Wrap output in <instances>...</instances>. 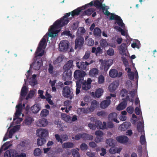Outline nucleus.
<instances>
[{
  "label": "nucleus",
  "instance_id": "obj_1",
  "mask_svg": "<svg viewBox=\"0 0 157 157\" xmlns=\"http://www.w3.org/2000/svg\"><path fill=\"white\" fill-rule=\"evenodd\" d=\"M71 13H67L63 17L56 21L49 29L47 34L45 35L39 43L38 48L35 52V57L41 56L45 53L44 50L46 46V40L48 37L53 38L56 36L61 31V27L67 24L71 18L69 17Z\"/></svg>",
  "mask_w": 157,
  "mask_h": 157
},
{
  "label": "nucleus",
  "instance_id": "obj_2",
  "mask_svg": "<svg viewBox=\"0 0 157 157\" xmlns=\"http://www.w3.org/2000/svg\"><path fill=\"white\" fill-rule=\"evenodd\" d=\"M93 5L97 7L101 8L104 14L108 16L110 19L116 20V21L115 22V24L117 23L119 26L124 29L125 28L124 24L122 20L120 17L117 15L110 13L106 9V7L105 5H102L101 3L98 0L92 1L86 5L85 6H82L81 7L78 8L74 10L71 12V17H73L75 15H78L82 10L84 9L88 6H92Z\"/></svg>",
  "mask_w": 157,
  "mask_h": 157
},
{
  "label": "nucleus",
  "instance_id": "obj_3",
  "mask_svg": "<svg viewBox=\"0 0 157 157\" xmlns=\"http://www.w3.org/2000/svg\"><path fill=\"white\" fill-rule=\"evenodd\" d=\"M16 111L13 118V123L9 127V128L14 125H18L13 126V128L10 130L8 135V137L9 138H12L14 132L19 129L20 126L19 124H20L23 120L21 117V112L22 109V104L21 103L19 104L16 105Z\"/></svg>",
  "mask_w": 157,
  "mask_h": 157
},
{
  "label": "nucleus",
  "instance_id": "obj_4",
  "mask_svg": "<svg viewBox=\"0 0 157 157\" xmlns=\"http://www.w3.org/2000/svg\"><path fill=\"white\" fill-rule=\"evenodd\" d=\"M73 66V61H68L63 66L64 71L63 73V77L65 78L70 79L71 76V72L70 69Z\"/></svg>",
  "mask_w": 157,
  "mask_h": 157
},
{
  "label": "nucleus",
  "instance_id": "obj_5",
  "mask_svg": "<svg viewBox=\"0 0 157 157\" xmlns=\"http://www.w3.org/2000/svg\"><path fill=\"white\" fill-rule=\"evenodd\" d=\"M30 142L29 140L21 141L17 146V150L19 151H25L29 149Z\"/></svg>",
  "mask_w": 157,
  "mask_h": 157
},
{
  "label": "nucleus",
  "instance_id": "obj_6",
  "mask_svg": "<svg viewBox=\"0 0 157 157\" xmlns=\"http://www.w3.org/2000/svg\"><path fill=\"white\" fill-rule=\"evenodd\" d=\"M98 104L97 101L94 100L92 101L90 107L87 109L82 108L79 110L81 111L82 113H88L93 112L98 106Z\"/></svg>",
  "mask_w": 157,
  "mask_h": 157
},
{
  "label": "nucleus",
  "instance_id": "obj_7",
  "mask_svg": "<svg viewBox=\"0 0 157 157\" xmlns=\"http://www.w3.org/2000/svg\"><path fill=\"white\" fill-rule=\"evenodd\" d=\"M32 74L30 71L29 70L25 75L30 84L32 86H34L37 84L36 78V75L35 74L32 75Z\"/></svg>",
  "mask_w": 157,
  "mask_h": 157
},
{
  "label": "nucleus",
  "instance_id": "obj_8",
  "mask_svg": "<svg viewBox=\"0 0 157 157\" xmlns=\"http://www.w3.org/2000/svg\"><path fill=\"white\" fill-rule=\"evenodd\" d=\"M138 131L141 132L142 134L140 137V142L141 144H144L146 143V140L144 131V126L142 123L140 122H139L137 126Z\"/></svg>",
  "mask_w": 157,
  "mask_h": 157
},
{
  "label": "nucleus",
  "instance_id": "obj_9",
  "mask_svg": "<svg viewBox=\"0 0 157 157\" xmlns=\"http://www.w3.org/2000/svg\"><path fill=\"white\" fill-rule=\"evenodd\" d=\"M100 62H101V68L105 71H107L109 69L110 66L112 65L113 61L112 59H109L108 60H100Z\"/></svg>",
  "mask_w": 157,
  "mask_h": 157
},
{
  "label": "nucleus",
  "instance_id": "obj_10",
  "mask_svg": "<svg viewBox=\"0 0 157 157\" xmlns=\"http://www.w3.org/2000/svg\"><path fill=\"white\" fill-rule=\"evenodd\" d=\"M36 133L37 136L42 138L47 137L49 135L48 130L43 128H39L37 129L36 131Z\"/></svg>",
  "mask_w": 157,
  "mask_h": 157
},
{
  "label": "nucleus",
  "instance_id": "obj_11",
  "mask_svg": "<svg viewBox=\"0 0 157 157\" xmlns=\"http://www.w3.org/2000/svg\"><path fill=\"white\" fill-rule=\"evenodd\" d=\"M42 65V60L41 58L35 57L34 61L30 65L31 67H33L36 70L40 69Z\"/></svg>",
  "mask_w": 157,
  "mask_h": 157
},
{
  "label": "nucleus",
  "instance_id": "obj_12",
  "mask_svg": "<svg viewBox=\"0 0 157 157\" xmlns=\"http://www.w3.org/2000/svg\"><path fill=\"white\" fill-rule=\"evenodd\" d=\"M62 94L65 97L69 98L71 99L72 98V94L70 88L66 86L63 88L62 91Z\"/></svg>",
  "mask_w": 157,
  "mask_h": 157
},
{
  "label": "nucleus",
  "instance_id": "obj_13",
  "mask_svg": "<svg viewBox=\"0 0 157 157\" xmlns=\"http://www.w3.org/2000/svg\"><path fill=\"white\" fill-rule=\"evenodd\" d=\"M109 75L112 78H119L122 76V74L121 72H118L117 70L112 69L109 71Z\"/></svg>",
  "mask_w": 157,
  "mask_h": 157
},
{
  "label": "nucleus",
  "instance_id": "obj_14",
  "mask_svg": "<svg viewBox=\"0 0 157 157\" xmlns=\"http://www.w3.org/2000/svg\"><path fill=\"white\" fill-rule=\"evenodd\" d=\"M125 70L128 73V75L129 78L131 80H132L135 77L137 80L138 79V76L137 71H136L135 73L131 71V69L128 67L125 68Z\"/></svg>",
  "mask_w": 157,
  "mask_h": 157
},
{
  "label": "nucleus",
  "instance_id": "obj_15",
  "mask_svg": "<svg viewBox=\"0 0 157 157\" xmlns=\"http://www.w3.org/2000/svg\"><path fill=\"white\" fill-rule=\"evenodd\" d=\"M69 44L68 41L63 40L61 41L59 46V49L61 51H65L68 49Z\"/></svg>",
  "mask_w": 157,
  "mask_h": 157
},
{
  "label": "nucleus",
  "instance_id": "obj_16",
  "mask_svg": "<svg viewBox=\"0 0 157 157\" xmlns=\"http://www.w3.org/2000/svg\"><path fill=\"white\" fill-rule=\"evenodd\" d=\"M84 44V39L81 37H77L75 41V49H79Z\"/></svg>",
  "mask_w": 157,
  "mask_h": 157
},
{
  "label": "nucleus",
  "instance_id": "obj_17",
  "mask_svg": "<svg viewBox=\"0 0 157 157\" xmlns=\"http://www.w3.org/2000/svg\"><path fill=\"white\" fill-rule=\"evenodd\" d=\"M119 84L118 81H115L110 84L108 87L109 90L110 92H113L117 88Z\"/></svg>",
  "mask_w": 157,
  "mask_h": 157
},
{
  "label": "nucleus",
  "instance_id": "obj_18",
  "mask_svg": "<svg viewBox=\"0 0 157 157\" xmlns=\"http://www.w3.org/2000/svg\"><path fill=\"white\" fill-rule=\"evenodd\" d=\"M92 82V80L90 78L88 79L87 81H85L82 83V89L85 90L89 89L91 87L90 84Z\"/></svg>",
  "mask_w": 157,
  "mask_h": 157
},
{
  "label": "nucleus",
  "instance_id": "obj_19",
  "mask_svg": "<svg viewBox=\"0 0 157 157\" xmlns=\"http://www.w3.org/2000/svg\"><path fill=\"white\" fill-rule=\"evenodd\" d=\"M86 73L84 71L79 70H77L74 73V77L75 79H78L83 77L85 76Z\"/></svg>",
  "mask_w": 157,
  "mask_h": 157
},
{
  "label": "nucleus",
  "instance_id": "obj_20",
  "mask_svg": "<svg viewBox=\"0 0 157 157\" xmlns=\"http://www.w3.org/2000/svg\"><path fill=\"white\" fill-rule=\"evenodd\" d=\"M116 140L121 144H125L128 141V138L125 136H119L116 138Z\"/></svg>",
  "mask_w": 157,
  "mask_h": 157
},
{
  "label": "nucleus",
  "instance_id": "obj_21",
  "mask_svg": "<svg viewBox=\"0 0 157 157\" xmlns=\"http://www.w3.org/2000/svg\"><path fill=\"white\" fill-rule=\"evenodd\" d=\"M48 121L45 118L40 119L37 121V125L40 127H44L48 125Z\"/></svg>",
  "mask_w": 157,
  "mask_h": 157
},
{
  "label": "nucleus",
  "instance_id": "obj_22",
  "mask_svg": "<svg viewBox=\"0 0 157 157\" xmlns=\"http://www.w3.org/2000/svg\"><path fill=\"white\" fill-rule=\"evenodd\" d=\"M127 46L125 43H123L119 49L120 53L123 56H126Z\"/></svg>",
  "mask_w": 157,
  "mask_h": 157
},
{
  "label": "nucleus",
  "instance_id": "obj_23",
  "mask_svg": "<svg viewBox=\"0 0 157 157\" xmlns=\"http://www.w3.org/2000/svg\"><path fill=\"white\" fill-rule=\"evenodd\" d=\"M95 124L98 128L102 129H108L106 123L105 122H103L102 123L100 121H97L95 122Z\"/></svg>",
  "mask_w": 157,
  "mask_h": 157
},
{
  "label": "nucleus",
  "instance_id": "obj_24",
  "mask_svg": "<svg viewBox=\"0 0 157 157\" xmlns=\"http://www.w3.org/2000/svg\"><path fill=\"white\" fill-rule=\"evenodd\" d=\"M103 92L102 89L98 88L96 90L95 92H92L91 94L94 97L99 98L102 95Z\"/></svg>",
  "mask_w": 157,
  "mask_h": 157
},
{
  "label": "nucleus",
  "instance_id": "obj_25",
  "mask_svg": "<svg viewBox=\"0 0 157 157\" xmlns=\"http://www.w3.org/2000/svg\"><path fill=\"white\" fill-rule=\"evenodd\" d=\"M111 97H107V99L110 98ZM110 101L109 99L104 100L102 101L100 104V107L102 109H105L110 104Z\"/></svg>",
  "mask_w": 157,
  "mask_h": 157
},
{
  "label": "nucleus",
  "instance_id": "obj_26",
  "mask_svg": "<svg viewBox=\"0 0 157 157\" xmlns=\"http://www.w3.org/2000/svg\"><path fill=\"white\" fill-rule=\"evenodd\" d=\"M41 109L40 105L39 104L34 105L31 107V111L33 113H36L39 112Z\"/></svg>",
  "mask_w": 157,
  "mask_h": 157
},
{
  "label": "nucleus",
  "instance_id": "obj_27",
  "mask_svg": "<svg viewBox=\"0 0 157 157\" xmlns=\"http://www.w3.org/2000/svg\"><path fill=\"white\" fill-rule=\"evenodd\" d=\"M114 29L116 30L117 31L121 32V34L122 35L125 36L127 39L128 37V35L127 34V30L126 29L124 30L122 29L120 27L117 26H115Z\"/></svg>",
  "mask_w": 157,
  "mask_h": 157
},
{
  "label": "nucleus",
  "instance_id": "obj_28",
  "mask_svg": "<svg viewBox=\"0 0 157 157\" xmlns=\"http://www.w3.org/2000/svg\"><path fill=\"white\" fill-rule=\"evenodd\" d=\"M98 73L99 71L98 69L96 68H93L90 70L89 75L91 77H96L98 75Z\"/></svg>",
  "mask_w": 157,
  "mask_h": 157
},
{
  "label": "nucleus",
  "instance_id": "obj_29",
  "mask_svg": "<svg viewBox=\"0 0 157 157\" xmlns=\"http://www.w3.org/2000/svg\"><path fill=\"white\" fill-rule=\"evenodd\" d=\"M61 117L66 122L70 123L72 122L71 118L70 116L67 115L66 114H62L61 115Z\"/></svg>",
  "mask_w": 157,
  "mask_h": 157
},
{
  "label": "nucleus",
  "instance_id": "obj_30",
  "mask_svg": "<svg viewBox=\"0 0 157 157\" xmlns=\"http://www.w3.org/2000/svg\"><path fill=\"white\" fill-rule=\"evenodd\" d=\"M127 105L126 101H124L118 105L117 107V109L118 110H123L126 108Z\"/></svg>",
  "mask_w": 157,
  "mask_h": 157
},
{
  "label": "nucleus",
  "instance_id": "obj_31",
  "mask_svg": "<svg viewBox=\"0 0 157 157\" xmlns=\"http://www.w3.org/2000/svg\"><path fill=\"white\" fill-rule=\"evenodd\" d=\"M86 63L87 62H81L80 63L78 62L76 63V65L77 67L79 68L85 69L86 68V66L87 65Z\"/></svg>",
  "mask_w": 157,
  "mask_h": 157
},
{
  "label": "nucleus",
  "instance_id": "obj_32",
  "mask_svg": "<svg viewBox=\"0 0 157 157\" xmlns=\"http://www.w3.org/2000/svg\"><path fill=\"white\" fill-rule=\"evenodd\" d=\"M46 143V140L44 138L39 137L37 140V144L39 146H42Z\"/></svg>",
  "mask_w": 157,
  "mask_h": 157
},
{
  "label": "nucleus",
  "instance_id": "obj_33",
  "mask_svg": "<svg viewBox=\"0 0 157 157\" xmlns=\"http://www.w3.org/2000/svg\"><path fill=\"white\" fill-rule=\"evenodd\" d=\"M28 91V89L27 87L24 85L22 88L21 91V98L22 97H24L26 95Z\"/></svg>",
  "mask_w": 157,
  "mask_h": 157
},
{
  "label": "nucleus",
  "instance_id": "obj_34",
  "mask_svg": "<svg viewBox=\"0 0 157 157\" xmlns=\"http://www.w3.org/2000/svg\"><path fill=\"white\" fill-rule=\"evenodd\" d=\"M64 56L63 55H60L54 61L53 63L55 64H58L61 63L63 59Z\"/></svg>",
  "mask_w": 157,
  "mask_h": 157
},
{
  "label": "nucleus",
  "instance_id": "obj_35",
  "mask_svg": "<svg viewBox=\"0 0 157 157\" xmlns=\"http://www.w3.org/2000/svg\"><path fill=\"white\" fill-rule=\"evenodd\" d=\"M109 118L113 120L114 121L118 123L119 121H118L117 119V115L116 113H113L110 114L109 116Z\"/></svg>",
  "mask_w": 157,
  "mask_h": 157
},
{
  "label": "nucleus",
  "instance_id": "obj_36",
  "mask_svg": "<svg viewBox=\"0 0 157 157\" xmlns=\"http://www.w3.org/2000/svg\"><path fill=\"white\" fill-rule=\"evenodd\" d=\"M49 114V111L46 109H43L41 111L40 113V116L42 117H46Z\"/></svg>",
  "mask_w": 157,
  "mask_h": 157
},
{
  "label": "nucleus",
  "instance_id": "obj_37",
  "mask_svg": "<svg viewBox=\"0 0 157 157\" xmlns=\"http://www.w3.org/2000/svg\"><path fill=\"white\" fill-rule=\"evenodd\" d=\"M74 147V144L71 142H67L64 143L62 145V147L63 148H69L73 147Z\"/></svg>",
  "mask_w": 157,
  "mask_h": 157
},
{
  "label": "nucleus",
  "instance_id": "obj_38",
  "mask_svg": "<svg viewBox=\"0 0 157 157\" xmlns=\"http://www.w3.org/2000/svg\"><path fill=\"white\" fill-rule=\"evenodd\" d=\"M115 141L112 139H109L106 140V143L109 146H112L115 145Z\"/></svg>",
  "mask_w": 157,
  "mask_h": 157
},
{
  "label": "nucleus",
  "instance_id": "obj_39",
  "mask_svg": "<svg viewBox=\"0 0 157 157\" xmlns=\"http://www.w3.org/2000/svg\"><path fill=\"white\" fill-rule=\"evenodd\" d=\"M94 34L95 36H100L101 34V30L98 28H96L94 30Z\"/></svg>",
  "mask_w": 157,
  "mask_h": 157
},
{
  "label": "nucleus",
  "instance_id": "obj_40",
  "mask_svg": "<svg viewBox=\"0 0 157 157\" xmlns=\"http://www.w3.org/2000/svg\"><path fill=\"white\" fill-rule=\"evenodd\" d=\"M41 150L39 148H36L34 151L33 154L36 156H39L41 154Z\"/></svg>",
  "mask_w": 157,
  "mask_h": 157
},
{
  "label": "nucleus",
  "instance_id": "obj_41",
  "mask_svg": "<svg viewBox=\"0 0 157 157\" xmlns=\"http://www.w3.org/2000/svg\"><path fill=\"white\" fill-rule=\"evenodd\" d=\"M100 44L101 46L103 48H105L108 45V44L104 39H102L100 40Z\"/></svg>",
  "mask_w": 157,
  "mask_h": 157
},
{
  "label": "nucleus",
  "instance_id": "obj_42",
  "mask_svg": "<svg viewBox=\"0 0 157 157\" xmlns=\"http://www.w3.org/2000/svg\"><path fill=\"white\" fill-rule=\"evenodd\" d=\"M33 121V120L32 118L30 117H27L24 121V123H25L27 125H29Z\"/></svg>",
  "mask_w": 157,
  "mask_h": 157
},
{
  "label": "nucleus",
  "instance_id": "obj_43",
  "mask_svg": "<svg viewBox=\"0 0 157 157\" xmlns=\"http://www.w3.org/2000/svg\"><path fill=\"white\" fill-rule=\"evenodd\" d=\"M127 91L123 89L121 92L120 95L121 96L123 97H125L126 99L127 100L128 97L127 96Z\"/></svg>",
  "mask_w": 157,
  "mask_h": 157
},
{
  "label": "nucleus",
  "instance_id": "obj_44",
  "mask_svg": "<svg viewBox=\"0 0 157 157\" xmlns=\"http://www.w3.org/2000/svg\"><path fill=\"white\" fill-rule=\"evenodd\" d=\"M137 121V116L134 114H133L131 118V121L132 124H135Z\"/></svg>",
  "mask_w": 157,
  "mask_h": 157
},
{
  "label": "nucleus",
  "instance_id": "obj_45",
  "mask_svg": "<svg viewBox=\"0 0 157 157\" xmlns=\"http://www.w3.org/2000/svg\"><path fill=\"white\" fill-rule=\"evenodd\" d=\"M105 81V78L102 75H100L98 78V83L101 84L104 83Z\"/></svg>",
  "mask_w": 157,
  "mask_h": 157
},
{
  "label": "nucleus",
  "instance_id": "obj_46",
  "mask_svg": "<svg viewBox=\"0 0 157 157\" xmlns=\"http://www.w3.org/2000/svg\"><path fill=\"white\" fill-rule=\"evenodd\" d=\"M140 44V42L138 40H136L135 43H133L131 44V46L133 48H136L139 49L140 48L139 44Z\"/></svg>",
  "mask_w": 157,
  "mask_h": 157
},
{
  "label": "nucleus",
  "instance_id": "obj_47",
  "mask_svg": "<svg viewBox=\"0 0 157 157\" xmlns=\"http://www.w3.org/2000/svg\"><path fill=\"white\" fill-rule=\"evenodd\" d=\"M36 90H31L29 92L28 96L26 97V99H28L29 98H32L34 96Z\"/></svg>",
  "mask_w": 157,
  "mask_h": 157
},
{
  "label": "nucleus",
  "instance_id": "obj_48",
  "mask_svg": "<svg viewBox=\"0 0 157 157\" xmlns=\"http://www.w3.org/2000/svg\"><path fill=\"white\" fill-rule=\"evenodd\" d=\"M72 154L74 157H80L79 153L76 149H72Z\"/></svg>",
  "mask_w": 157,
  "mask_h": 157
},
{
  "label": "nucleus",
  "instance_id": "obj_49",
  "mask_svg": "<svg viewBox=\"0 0 157 157\" xmlns=\"http://www.w3.org/2000/svg\"><path fill=\"white\" fill-rule=\"evenodd\" d=\"M140 107V104H139V107H137L135 109V112L137 115H140V113L141 114V110Z\"/></svg>",
  "mask_w": 157,
  "mask_h": 157
},
{
  "label": "nucleus",
  "instance_id": "obj_50",
  "mask_svg": "<svg viewBox=\"0 0 157 157\" xmlns=\"http://www.w3.org/2000/svg\"><path fill=\"white\" fill-rule=\"evenodd\" d=\"M85 32V29L82 27L79 28L77 33L78 34L81 35L84 33Z\"/></svg>",
  "mask_w": 157,
  "mask_h": 157
},
{
  "label": "nucleus",
  "instance_id": "obj_51",
  "mask_svg": "<svg viewBox=\"0 0 157 157\" xmlns=\"http://www.w3.org/2000/svg\"><path fill=\"white\" fill-rule=\"evenodd\" d=\"M107 53L108 55L110 56H113L114 54L113 49L112 48H109L107 51Z\"/></svg>",
  "mask_w": 157,
  "mask_h": 157
},
{
  "label": "nucleus",
  "instance_id": "obj_52",
  "mask_svg": "<svg viewBox=\"0 0 157 157\" xmlns=\"http://www.w3.org/2000/svg\"><path fill=\"white\" fill-rule=\"evenodd\" d=\"M43 150L44 153L45 154L48 153L49 156L50 155L49 153H53V151L50 150L49 148H44Z\"/></svg>",
  "mask_w": 157,
  "mask_h": 157
},
{
  "label": "nucleus",
  "instance_id": "obj_53",
  "mask_svg": "<svg viewBox=\"0 0 157 157\" xmlns=\"http://www.w3.org/2000/svg\"><path fill=\"white\" fill-rule=\"evenodd\" d=\"M116 147L113 146L111 147L109 150V152L112 154H114L116 153Z\"/></svg>",
  "mask_w": 157,
  "mask_h": 157
},
{
  "label": "nucleus",
  "instance_id": "obj_54",
  "mask_svg": "<svg viewBox=\"0 0 157 157\" xmlns=\"http://www.w3.org/2000/svg\"><path fill=\"white\" fill-rule=\"evenodd\" d=\"M63 78L65 80H66V81L64 82V84L65 85H69L71 83V77L70 78V79H67L63 77Z\"/></svg>",
  "mask_w": 157,
  "mask_h": 157
},
{
  "label": "nucleus",
  "instance_id": "obj_55",
  "mask_svg": "<svg viewBox=\"0 0 157 157\" xmlns=\"http://www.w3.org/2000/svg\"><path fill=\"white\" fill-rule=\"evenodd\" d=\"M81 86L80 84L77 82H76V94H78L80 93Z\"/></svg>",
  "mask_w": 157,
  "mask_h": 157
},
{
  "label": "nucleus",
  "instance_id": "obj_56",
  "mask_svg": "<svg viewBox=\"0 0 157 157\" xmlns=\"http://www.w3.org/2000/svg\"><path fill=\"white\" fill-rule=\"evenodd\" d=\"M62 35H66L67 36H69L70 37H71L72 38L75 37V36L74 35H73L72 34H71L70 33V31H64L62 33Z\"/></svg>",
  "mask_w": 157,
  "mask_h": 157
},
{
  "label": "nucleus",
  "instance_id": "obj_57",
  "mask_svg": "<svg viewBox=\"0 0 157 157\" xmlns=\"http://www.w3.org/2000/svg\"><path fill=\"white\" fill-rule=\"evenodd\" d=\"M83 135H84V137L86 138L88 140H92L93 139V136L92 135L86 134H83Z\"/></svg>",
  "mask_w": 157,
  "mask_h": 157
},
{
  "label": "nucleus",
  "instance_id": "obj_58",
  "mask_svg": "<svg viewBox=\"0 0 157 157\" xmlns=\"http://www.w3.org/2000/svg\"><path fill=\"white\" fill-rule=\"evenodd\" d=\"M95 134L96 136L102 137L103 135V132L101 131L98 130L95 132Z\"/></svg>",
  "mask_w": 157,
  "mask_h": 157
},
{
  "label": "nucleus",
  "instance_id": "obj_59",
  "mask_svg": "<svg viewBox=\"0 0 157 157\" xmlns=\"http://www.w3.org/2000/svg\"><path fill=\"white\" fill-rule=\"evenodd\" d=\"M80 147L82 150L83 151L87 149V146L85 144H82L80 145Z\"/></svg>",
  "mask_w": 157,
  "mask_h": 157
},
{
  "label": "nucleus",
  "instance_id": "obj_60",
  "mask_svg": "<svg viewBox=\"0 0 157 157\" xmlns=\"http://www.w3.org/2000/svg\"><path fill=\"white\" fill-rule=\"evenodd\" d=\"M127 111L128 113L132 114L134 111V109L132 107H128L127 108Z\"/></svg>",
  "mask_w": 157,
  "mask_h": 157
},
{
  "label": "nucleus",
  "instance_id": "obj_61",
  "mask_svg": "<svg viewBox=\"0 0 157 157\" xmlns=\"http://www.w3.org/2000/svg\"><path fill=\"white\" fill-rule=\"evenodd\" d=\"M94 11V10L92 8L88 9L85 12L86 14L87 15H90Z\"/></svg>",
  "mask_w": 157,
  "mask_h": 157
},
{
  "label": "nucleus",
  "instance_id": "obj_62",
  "mask_svg": "<svg viewBox=\"0 0 157 157\" xmlns=\"http://www.w3.org/2000/svg\"><path fill=\"white\" fill-rule=\"evenodd\" d=\"M90 52L87 51L86 52L85 55L83 57V59H88L90 56Z\"/></svg>",
  "mask_w": 157,
  "mask_h": 157
},
{
  "label": "nucleus",
  "instance_id": "obj_63",
  "mask_svg": "<svg viewBox=\"0 0 157 157\" xmlns=\"http://www.w3.org/2000/svg\"><path fill=\"white\" fill-rule=\"evenodd\" d=\"M44 91L42 90H39L38 91V94L40 95V97L41 98H45V97L43 95Z\"/></svg>",
  "mask_w": 157,
  "mask_h": 157
},
{
  "label": "nucleus",
  "instance_id": "obj_64",
  "mask_svg": "<svg viewBox=\"0 0 157 157\" xmlns=\"http://www.w3.org/2000/svg\"><path fill=\"white\" fill-rule=\"evenodd\" d=\"M10 150L6 151L4 154V157H11Z\"/></svg>",
  "mask_w": 157,
  "mask_h": 157
}]
</instances>
